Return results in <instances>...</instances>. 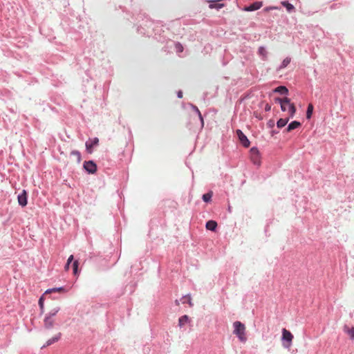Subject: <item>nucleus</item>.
<instances>
[{
	"mask_svg": "<svg viewBox=\"0 0 354 354\" xmlns=\"http://www.w3.org/2000/svg\"><path fill=\"white\" fill-rule=\"evenodd\" d=\"M59 310L60 307L59 306H56L44 316V327L46 330H50L56 325L55 317Z\"/></svg>",
	"mask_w": 354,
	"mask_h": 354,
	"instance_id": "obj_1",
	"label": "nucleus"
},
{
	"mask_svg": "<svg viewBox=\"0 0 354 354\" xmlns=\"http://www.w3.org/2000/svg\"><path fill=\"white\" fill-rule=\"evenodd\" d=\"M275 102L279 103L281 109L283 111H288L290 118H293L296 112V108L294 104L290 102V100L288 97L274 99Z\"/></svg>",
	"mask_w": 354,
	"mask_h": 354,
	"instance_id": "obj_2",
	"label": "nucleus"
},
{
	"mask_svg": "<svg viewBox=\"0 0 354 354\" xmlns=\"http://www.w3.org/2000/svg\"><path fill=\"white\" fill-rule=\"evenodd\" d=\"M234 326V334H235L239 340L242 342H245L247 340L245 335V326L241 322L236 321L233 324Z\"/></svg>",
	"mask_w": 354,
	"mask_h": 354,
	"instance_id": "obj_3",
	"label": "nucleus"
},
{
	"mask_svg": "<svg viewBox=\"0 0 354 354\" xmlns=\"http://www.w3.org/2000/svg\"><path fill=\"white\" fill-rule=\"evenodd\" d=\"M292 334L286 328L282 330V341L286 342L283 343V346L286 348H290L293 339Z\"/></svg>",
	"mask_w": 354,
	"mask_h": 354,
	"instance_id": "obj_4",
	"label": "nucleus"
},
{
	"mask_svg": "<svg viewBox=\"0 0 354 354\" xmlns=\"http://www.w3.org/2000/svg\"><path fill=\"white\" fill-rule=\"evenodd\" d=\"M250 159H251L252 162L254 165H259L260 162H261V160H260V154H259V150L255 147H252L250 151Z\"/></svg>",
	"mask_w": 354,
	"mask_h": 354,
	"instance_id": "obj_5",
	"label": "nucleus"
},
{
	"mask_svg": "<svg viewBox=\"0 0 354 354\" xmlns=\"http://www.w3.org/2000/svg\"><path fill=\"white\" fill-rule=\"evenodd\" d=\"M236 133L237 136L239 137V139L241 143L245 147H248L250 146V141L248 140L247 137L245 136V134L240 129H237Z\"/></svg>",
	"mask_w": 354,
	"mask_h": 354,
	"instance_id": "obj_6",
	"label": "nucleus"
},
{
	"mask_svg": "<svg viewBox=\"0 0 354 354\" xmlns=\"http://www.w3.org/2000/svg\"><path fill=\"white\" fill-rule=\"evenodd\" d=\"M84 169L91 174H94L97 170L96 165L91 160L86 161L84 164Z\"/></svg>",
	"mask_w": 354,
	"mask_h": 354,
	"instance_id": "obj_7",
	"label": "nucleus"
},
{
	"mask_svg": "<svg viewBox=\"0 0 354 354\" xmlns=\"http://www.w3.org/2000/svg\"><path fill=\"white\" fill-rule=\"evenodd\" d=\"M262 6H263L262 2L256 1L253 3H252L251 5H250L249 6L245 7L243 8V10L247 11V12L257 10L260 9L262 7Z\"/></svg>",
	"mask_w": 354,
	"mask_h": 354,
	"instance_id": "obj_8",
	"label": "nucleus"
},
{
	"mask_svg": "<svg viewBox=\"0 0 354 354\" xmlns=\"http://www.w3.org/2000/svg\"><path fill=\"white\" fill-rule=\"evenodd\" d=\"M18 203L22 207L27 205V193L23 190L22 193L18 196Z\"/></svg>",
	"mask_w": 354,
	"mask_h": 354,
	"instance_id": "obj_9",
	"label": "nucleus"
},
{
	"mask_svg": "<svg viewBox=\"0 0 354 354\" xmlns=\"http://www.w3.org/2000/svg\"><path fill=\"white\" fill-rule=\"evenodd\" d=\"M61 333H58L57 334H56L54 337H53L52 338L49 339L46 344H44L42 347H46V346H48L57 342H58L59 340V339L61 338Z\"/></svg>",
	"mask_w": 354,
	"mask_h": 354,
	"instance_id": "obj_10",
	"label": "nucleus"
},
{
	"mask_svg": "<svg viewBox=\"0 0 354 354\" xmlns=\"http://www.w3.org/2000/svg\"><path fill=\"white\" fill-rule=\"evenodd\" d=\"M99 142V139L97 138H95L93 140H91V143L86 142V149L89 153H91L92 151V147L95 145H97Z\"/></svg>",
	"mask_w": 354,
	"mask_h": 354,
	"instance_id": "obj_11",
	"label": "nucleus"
},
{
	"mask_svg": "<svg viewBox=\"0 0 354 354\" xmlns=\"http://www.w3.org/2000/svg\"><path fill=\"white\" fill-rule=\"evenodd\" d=\"M300 126H301V123L299 122L293 121L288 124V126L286 129V131L290 132L292 130H294V129L299 127Z\"/></svg>",
	"mask_w": 354,
	"mask_h": 354,
	"instance_id": "obj_12",
	"label": "nucleus"
},
{
	"mask_svg": "<svg viewBox=\"0 0 354 354\" xmlns=\"http://www.w3.org/2000/svg\"><path fill=\"white\" fill-rule=\"evenodd\" d=\"M206 228L208 230L214 231L217 227V223L214 221H209L206 223Z\"/></svg>",
	"mask_w": 354,
	"mask_h": 354,
	"instance_id": "obj_13",
	"label": "nucleus"
},
{
	"mask_svg": "<svg viewBox=\"0 0 354 354\" xmlns=\"http://www.w3.org/2000/svg\"><path fill=\"white\" fill-rule=\"evenodd\" d=\"M344 331L349 335L351 339H354V326L352 328H349L345 325L344 326Z\"/></svg>",
	"mask_w": 354,
	"mask_h": 354,
	"instance_id": "obj_14",
	"label": "nucleus"
},
{
	"mask_svg": "<svg viewBox=\"0 0 354 354\" xmlns=\"http://www.w3.org/2000/svg\"><path fill=\"white\" fill-rule=\"evenodd\" d=\"M189 321V317L187 315H183L180 317L178 319V326L180 327L183 326L185 325Z\"/></svg>",
	"mask_w": 354,
	"mask_h": 354,
	"instance_id": "obj_15",
	"label": "nucleus"
},
{
	"mask_svg": "<svg viewBox=\"0 0 354 354\" xmlns=\"http://www.w3.org/2000/svg\"><path fill=\"white\" fill-rule=\"evenodd\" d=\"M274 92L279 93L281 94H288V88L284 86H280L277 87L274 90Z\"/></svg>",
	"mask_w": 354,
	"mask_h": 354,
	"instance_id": "obj_16",
	"label": "nucleus"
},
{
	"mask_svg": "<svg viewBox=\"0 0 354 354\" xmlns=\"http://www.w3.org/2000/svg\"><path fill=\"white\" fill-rule=\"evenodd\" d=\"M289 119L288 118H281L277 122V126L279 128H282L286 126L288 123Z\"/></svg>",
	"mask_w": 354,
	"mask_h": 354,
	"instance_id": "obj_17",
	"label": "nucleus"
},
{
	"mask_svg": "<svg viewBox=\"0 0 354 354\" xmlns=\"http://www.w3.org/2000/svg\"><path fill=\"white\" fill-rule=\"evenodd\" d=\"M64 291H65V290L62 287L55 288H51V289L47 290L45 292V294H48V293H52V292H64Z\"/></svg>",
	"mask_w": 354,
	"mask_h": 354,
	"instance_id": "obj_18",
	"label": "nucleus"
},
{
	"mask_svg": "<svg viewBox=\"0 0 354 354\" xmlns=\"http://www.w3.org/2000/svg\"><path fill=\"white\" fill-rule=\"evenodd\" d=\"M281 4L284 7H286V8L287 9V10L289 12L292 11L295 9L294 6L291 3H288V1H283V2H281Z\"/></svg>",
	"mask_w": 354,
	"mask_h": 354,
	"instance_id": "obj_19",
	"label": "nucleus"
},
{
	"mask_svg": "<svg viewBox=\"0 0 354 354\" xmlns=\"http://www.w3.org/2000/svg\"><path fill=\"white\" fill-rule=\"evenodd\" d=\"M181 300H182V303H183V304L187 303V304H189V305L190 306H193V304H192V299H191V297H190V296H189V295H187V296L183 297L181 299Z\"/></svg>",
	"mask_w": 354,
	"mask_h": 354,
	"instance_id": "obj_20",
	"label": "nucleus"
},
{
	"mask_svg": "<svg viewBox=\"0 0 354 354\" xmlns=\"http://www.w3.org/2000/svg\"><path fill=\"white\" fill-rule=\"evenodd\" d=\"M313 111V106L312 104H309L308 106V108H307V111H306V118L308 119H310L311 118Z\"/></svg>",
	"mask_w": 354,
	"mask_h": 354,
	"instance_id": "obj_21",
	"label": "nucleus"
},
{
	"mask_svg": "<svg viewBox=\"0 0 354 354\" xmlns=\"http://www.w3.org/2000/svg\"><path fill=\"white\" fill-rule=\"evenodd\" d=\"M290 60L291 59L290 57L285 58L280 66V68H286L290 64Z\"/></svg>",
	"mask_w": 354,
	"mask_h": 354,
	"instance_id": "obj_22",
	"label": "nucleus"
},
{
	"mask_svg": "<svg viewBox=\"0 0 354 354\" xmlns=\"http://www.w3.org/2000/svg\"><path fill=\"white\" fill-rule=\"evenodd\" d=\"M258 53L263 58L266 57L267 52H266V50L264 47H263V46L259 47V49H258Z\"/></svg>",
	"mask_w": 354,
	"mask_h": 354,
	"instance_id": "obj_23",
	"label": "nucleus"
},
{
	"mask_svg": "<svg viewBox=\"0 0 354 354\" xmlns=\"http://www.w3.org/2000/svg\"><path fill=\"white\" fill-rule=\"evenodd\" d=\"M212 196V192H208L207 194H203V200L205 202H209L211 201Z\"/></svg>",
	"mask_w": 354,
	"mask_h": 354,
	"instance_id": "obj_24",
	"label": "nucleus"
},
{
	"mask_svg": "<svg viewBox=\"0 0 354 354\" xmlns=\"http://www.w3.org/2000/svg\"><path fill=\"white\" fill-rule=\"evenodd\" d=\"M71 154L74 156L76 158L77 161L78 162H80V160H81V154H80V153L78 151H75V150L73 151H71Z\"/></svg>",
	"mask_w": 354,
	"mask_h": 354,
	"instance_id": "obj_25",
	"label": "nucleus"
},
{
	"mask_svg": "<svg viewBox=\"0 0 354 354\" xmlns=\"http://www.w3.org/2000/svg\"><path fill=\"white\" fill-rule=\"evenodd\" d=\"M175 48L177 53H182L184 50L183 45L179 42L175 44Z\"/></svg>",
	"mask_w": 354,
	"mask_h": 354,
	"instance_id": "obj_26",
	"label": "nucleus"
},
{
	"mask_svg": "<svg viewBox=\"0 0 354 354\" xmlns=\"http://www.w3.org/2000/svg\"><path fill=\"white\" fill-rule=\"evenodd\" d=\"M44 296H42L39 299V306L41 313L44 312Z\"/></svg>",
	"mask_w": 354,
	"mask_h": 354,
	"instance_id": "obj_27",
	"label": "nucleus"
},
{
	"mask_svg": "<svg viewBox=\"0 0 354 354\" xmlns=\"http://www.w3.org/2000/svg\"><path fill=\"white\" fill-rule=\"evenodd\" d=\"M73 255H71L67 260V263L65 266V270H68L69 269L70 263L73 261Z\"/></svg>",
	"mask_w": 354,
	"mask_h": 354,
	"instance_id": "obj_28",
	"label": "nucleus"
},
{
	"mask_svg": "<svg viewBox=\"0 0 354 354\" xmlns=\"http://www.w3.org/2000/svg\"><path fill=\"white\" fill-rule=\"evenodd\" d=\"M77 268H78V261H75L73 263V272L75 274H76L77 272Z\"/></svg>",
	"mask_w": 354,
	"mask_h": 354,
	"instance_id": "obj_29",
	"label": "nucleus"
},
{
	"mask_svg": "<svg viewBox=\"0 0 354 354\" xmlns=\"http://www.w3.org/2000/svg\"><path fill=\"white\" fill-rule=\"evenodd\" d=\"M193 109L195 110V111H196L198 114V116L202 122V124L203 125V117L201 115V113L200 112V111L198 110V109L197 108V106H192Z\"/></svg>",
	"mask_w": 354,
	"mask_h": 354,
	"instance_id": "obj_30",
	"label": "nucleus"
},
{
	"mask_svg": "<svg viewBox=\"0 0 354 354\" xmlns=\"http://www.w3.org/2000/svg\"><path fill=\"white\" fill-rule=\"evenodd\" d=\"M178 97L179 98H182V97H183V93H182V91H179V92L178 93Z\"/></svg>",
	"mask_w": 354,
	"mask_h": 354,
	"instance_id": "obj_31",
	"label": "nucleus"
},
{
	"mask_svg": "<svg viewBox=\"0 0 354 354\" xmlns=\"http://www.w3.org/2000/svg\"><path fill=\"white\" fill-rule=\"evenodd\" d=\"M270 108H271V107H270V105H268V104H267V105L266 106L265 109H266V111H270Z\"/></svg>",
	"mask_w": 354,
	"mask_h": 354,
	"instance_id": "obj_32",
	"label": "nucleus"
},
{
	"mask_svg": "<svg viewBox=\"0 0 354 354\" xmlns=\"http://www.w3.org/2000/svg\"><path fill=\"white\" fill-rule=\"evenodd\" d=\"M175 303L177 306H179L180 305V303H179V301L178 300H176L175 301Z\"/></svg>",
	"mask_w": 354,
	"mask_h": 354,
	"instance_id": "obj_33",
	"label": "nucleus"
}]
</instances>
